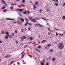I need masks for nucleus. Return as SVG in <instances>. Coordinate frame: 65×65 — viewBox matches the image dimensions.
Wrapping results in <instances>:
<instances>
[{"label": "nucleus", "instance_id": "f257e3e1", "mask_svg": "<svg viewBox=\"0 0 65 65\" xmlns=\"http://www.w3.org/2000/svg\"><path fill=\"white\" fill-rule=\"evenodd\" d=\"M57 46L59 49H63L64 48V45L62 43H60L58 44Z\"/></svg>", "mask_w": 65, "mask_h": 65}, {"label": "nucleus", "instance_id": "f03ea898", "mask_svg": "<svg viewBox=\"0 0 65 65\" xmlns=\"http://www.w3.org/2000/svg\"><path fill=\"white\" fill-rule=\"evenodd\" d=\"M28 18L29 19V20H31V21H32V22H37V21L36 20V19H33V18H32V17H28Z\"/></svg>", "mask_w": 65, "mask_h": 65}, {"label": "nucleus", "instance_id": "7ed1b4c3", "mask_svg": "<svg viewBox=\"0 0 65 65\" xmlns=\"http://www.w3.org/2000/svg\"><path fill=\"white\" fill-rule=\"evenodd\" d=\"M12 56L11 55H7L5 57L6 58H10V57H11Z\"/></svg>", "mask_w": 65, "mask_h": 65}, {"label": "nucleus", "instance_id": "20e7f679", "mask_svg": "<svg viewBox=\"0 0 65 65\" xmlns=\"http://www.w3.org/2000/svg\"><path fill=\"white\" fill-rule=\"evenodd\" d=\"M19 20H21L20 21H21L22 22H24V21H25V20H24V19L23 18H19Z\"/></svg>", "mask_w": 65, "mask_h": 65}, {"label": "nucleus", "instance_id": "39448f33", "mask_svg": "<svg viewBox=\"0 0 65 65\" xmlns=\"http://www.w3.org/2000/svg\"><path fill=\"white\" fill-rule=\"evenodd\" d=\"M17 10H18V11H20L21 12H22V11H23L24 10V9H20L18 8H17Z\"/></svg>", "mask_w": 65, "mask_h": 65}, {"label": "nucleus", "instance_id": "423d86ee", "mask_svg": "<svg viewBox=\"0 0 65 65\" xmlns=\"http://www.w3.org/2000/svg\"><path fill=\"white\" fill-rule=\"evenodd\" d=\"M9 37V35H6L5 37V39H8V38Z\"/></svg>", "mask_w": 65, "mask_h": 65}, {"label": "nucleus", "instance_id": "0eeeda50", "mask_svg": "<svg viewBox=\"0 0 65 65\" xmlns=\"http://www.w3.org/2000/svg\"><path fill=\"white\" fill-rule=\"evenodd\" d=\"M7 10V9H5L4 10H3V12H5Z\"/></svg>", "mask_w": 65, "mask_h": 65}, {"label": "nucleus", "instance_id": "6e6552de", "mask_svg": "<svg viewBox=\"0 0 65 65\" xmlns=\"http://www.w3.org/2000/svg\"><path fill=\"white\" fill-rule=\"evenodd\" d=\"M46 40H44L42 41L41 42V43H43V42H45L46 41Z\"/></svg>", "mask_w": 65, "mask_h": 65}, {"label": "nucleus", "instance_id": "1a4fd4ad", "mask_svg": "<svg viewBox=\"0 0 65 65\" xmlns=\"http://www.w3.org/2000/svg\"><path fill=\"white\" fill-rule=\"evenodd\" d=\"M5 8H6V6L4 5L2 8V9H5Z\"/></svg>", "mask_w": 65, "mask_h": 65}, {"label": "nucleus", "instance_id": "9d476101", "mask_svg": "<svg viewBox=\"0 0 65 65\" xmlns=\"http://www.w3.org/2000/svg\"><path fill=\"white\" fill-rule=\"evenodd\" d=\"M18 14L20 16V17H23V15L21 13H20V12L18 13Z\"/></svg>", "mask_w": 65, "mask_h": 65}, {"label": "nucleus", "instance_id": "9b49d317", "mask_svg": "<svg viewBox=\"0 0 65 65\" xmlns=\"http://www.w3.org/2000/svg\"><path fill=\"white\" fill-rule=\"evenodd\" d=\"M5 34L6 35H9V32L8 31L6 32L5 33Z\"/></svg>", "mask_w": 65, "mask_h": 65}, {"label": "nucleus", "instance_id": "f8f14e48", "mask_svg": "<svg viewBox=\"0 0 65 65\" xmlns=\"http://www.w3.org/2000/svg\"><path fill=\"white\" fill-rule=\"evenodd\" d=\"M33 7H34V9H35L36 8V6H35V5L34 4L33 5Z\"/></svg>", "mask_w": 65, "mask_h": 65}, {"label": "nucleus", "instance_id": "ddd939ff", "mask_svg": "<svg viewBox=\"0 0 65 65\" xmlns=\"http://www.w3.org/2000/svg\"><path fill=\"white\" fill-rule=\"evenodd\" d=\"M35 49L37 51V52H40V50H38V49H37L36 48H35Z\"/></svg>", "mask_w": 65, "mask_h": 65}, {"label": "nucleus", "instance_id": "4468645a", "mask_svg": "<svg viewBox=\"0 0 65 65\" xmlns=\"http://www.w3.org/2000/svg\"><path fill=\"white\" fill-rule=\"evenodd\" d=\"M38 25L41 27H43V26L40 25V24H38Z\"/></svg>", "mask_w": 65, "mask_h": 65}, {"label": "nucleus", "instance_id": "2eb2a0df", "mask_svg": "<svg viewBox=\"0 0 65 65\" xmlns=\"http://www.w3.org/2000/svg\"><path fill=\"white\" fill-rule=\"evenodd\" d=\"M55 6H58L59 5V3L58 2L56 3H55Z\"/></svg>", "mask_w": 65, "mask_h": 65}, {"label": "nucleus", "instance_id": "dca6fc26", "mask_svg": "<svg viewBox=\"0 0 65 65\" xmlns=\"http://www.w3.org/2000/svg\"><path fill=\"white\" fill-rule=\"evenodd\" d=\"M19 24V25H22V24H21L20 23V21H19V20H18L17 22Z\"/></svg>", "mask_w": 65, "mask_h": 65}, {"label": "nucleus", "instance_id": "f3484780", "mask_svg": "<svg viewBox=\"0 0 65 65\" xmlns=\"http://www.w3.org/2000/svg\"><path fill=\"white\" fill-rule=\"evenodd\" d=\"M47 46L48 47V46H51V45L50 44H47Z\"/></svg>", "mask_w": 65, "mask_h": 65}, {"label": "nucleus", "instance_id": "a211bd4d", "mask_svg": "<svg viewBox=\"0 0 65 65\" xmlns=\"http://www.w3.org/2000/svg\"><path fill=\"white\" fill-rule=\"evenodd\" d=\"M42 20H45V21L46 22H47V21H46V20L44 18H42Z\"/></svg>", "mask_w": 65, "mask_h": 65}, {"label": "nucleus", "instance_id": "6ab92c4d", "mask_svg": "<svg viewBox=\"0 0 65 65\" xmlns=\"http://www.w3.org/2000/svg\"><path fill=\"white\" fill-rule=\"evenodd\" d=\"M35 19L37 20H40V19L39 18H35Z\"/></svg>", "mask_w": 65, "mask_h": 65}, {"label": "nucleus", "instance_id": "aec40b11", "mask_svg": "<svg viewBox=\"0 0 65 65\" xmlns=\"http://www.w3.org/2000/svg\"><path fill=\"white\" fill-rule=\"evenodd\" d=\"M41 65H44V62H42L41 63Z\"/></svg>", "mask_w": 65, "mask_h": 65}, {"label": "nucleus", "instance_id": "412c9836", "mask_svg": "<svg viewBox=\"0 0 65 65\" xmlns=\"http://www.w3.org/2000/svg\"><path fill=\"white\" fill-rule=\"evenodd\" d=\"M55 60H56V58H55L54 57L52 58V61H53Z\"/></svg>", "mask_w": 65, "mask_h": 65}, {"label": "nucleus", "instance_id": "4be33fe9", "mask_svg": "<svg viewBox=\"0 0 65 65\" xmlns=\"http://www.w3.org/2000/svg\"><path fill=\"white\" fill-rule=\"evenodd\" d=\"M38 4V2L37 1L35 3V4H36V5H37Z\"/></svg>", "mask_w": 65, "mask_h": 65}, {"label": "nucleus", "instance_id": "5701e85b", "mask_svg": "<svg viewBox=\"0 0 65 65\" xmlns=\"http://www.w3.org/2000/svg\"><path fill=\"white\" fill-rule=\"evenodd\" d=\"M15 19H10V21H14Z\"/></svg>", "mask_w": 65, "mask_h": 65}, {"label": "nucleus", "instance_id": "b1692460", "mask_svg": "<svg viewBox=\"0 0 65 65\" xmlns=\"http://www.w3.org/2000/svg\"><path fill=\"white\" fill-rule=\"evenodd\" d=\"M25 20H26V21H27V22H29V21H28V19H27V18H25Z\"/></svg>", "mask_w": 65, "mask_h": 65}, {"label": "nucleus", "instance_id": "393cba45", "mask_svg": "<svg viewBox=\"0 0 65 65\" xmlns=\"http://www.w3.org/2000/svg\"><path fill=\"white\" fill-rule=\"evenodd\" d=\"M38 48H41V46L39 45L38 46Z\"/></svg>", "mask_w": 65, "mask_h": 65}, {"label": "nucleus", "instance_id": "a878e982", "mask_svg": "<svg viewBox=\"0 0 65 65\" xmlns=\"http://www.w3.org/2000/svg\"><path fill=\"white\" fill-rule=\"evenodd\" d=\"M7 20H10V18H8L6 19Z\"/></svg>", "mask_w": 65, "mask_h": 65}, {"label": "nucleus", "instance_id": "bb28decb", "mask_svg": "<svg viewBox=\"0 0 65 65\" xmlns=\"http://www.w3.org/2000/svg\"><path fill=\"white\" fill-rule=\"evenodd\" d=\"M29 57H30V58H32V56L31 55H28Z\"/></svg>", "mask_w": 65, "mask_h": 65}, {"label": "nucleus", "instance_id": "cd10ccee", "mask_svg": "<svg viewBox=\"0 0 65 65\" xmlns=\"http://www.w3.org/2000/svg\"><path fill=\"white\" fill-rule=\"evenodd\" d=\"M1 33H2V34H4V31L3 30H2L1 31Z\"/></svg>", "mask_w": 65, "mask_h": 65}, {"label": "nucleus", "instance_id": "c85d7f7f", "mask_svg": "<svg viewBox=\"0 0 65 65\" xmlns=\"http://www.w3.org/2000/svg\"><path fill=\"white\" fill-rule=\"evenodd\" d=\"M35 26V27H37L38 26V25L36 24H35L34 25Z\"/></svg>", "mask_w": 65, "mask_h": 65}, {"label": "nucleus", "instance_id": "c756f323", "mask_svg": "<svg viewBox=\"0 0 65 65\" xmlns=\"http://www.w3.org/2000/svg\"><path fill=\"white\" fill-rule=\"evenodd\" d=\"M29 25L30 26H32V24L31 23H30L29 24Z\"/></svg>", "mask_w": 65, "mask_h": 65}, {"label": "nucleus", "instance_id": "7c9ffc66", "mask_svg": "<svg viewBox=\"0 0 65 65\" xmlns=\"http://www.w3.org/2000/svg\"><path fill=\"white\" fill-rule=\"evenodd\" d=\"M48 30L50 31L51 32H52V31H51V30H50V28H48Z\"/></svg>", "mask_w": 65, "mask_h": 65}, {"label": "nucleus", "instance_id": "2f4dec72", "mask_svg": "<svg viewBox=\"0 0 65 65\" xmlns=\"http://www.w3.org/2000/svg\"><path fill=\"white\" fill-rule=\"evenodd\" d=\"M59 35H61V36H63V34H61V33H59Z\"/></svg>", "mask_w": 65, "mask_h": 65}, {"label": "nucleus", "instance_id": "473e14b6", "mask_svg": "<svg viewBox=\"0 0 65 65\" xmlns=\"http://www.w3.org/2000/svg\"><path fill=\"white\" fill-rule=\"evenodd\" d=\"M22 3H25V0H23L22 1Z\"/></svg>", "mask_w": 65, "mask_h": 65}, {"label": "nucleus", "instance_id": "72a5a7b5", "mask_svg": "<svg viewBox=\"0 0 65 65\" xmlns=\"http://www.w3.org/2000/svg\"><path fill=\"white\" fill-rule=\"evenodd\" d=\"M24 14H26L27 13V12L26 11H25V12H24Z\"/></svg>", "mask_w": 65, "mask_h": 65}, {"label": "nucleus", "instance_id": "f704fd0d", "mask_svg": "<svg viewBox=\"0 0 65 65\" xmlns=\"http://www.w3.org/2000/svg\"><path fill=\"white\" fill-rule=\"evenodd\" d=\"M2 2L3 3H4V4H5V3H6L4 1V0Z\"/></svg>", "mask_w": 65, "mask_h": 65}, {"label": "nucleus", "instance_id": "c9c22d12", "mask_svg": "<svg viewBox=\"0 0 65 65\" xmlns=\"http://www.w3.org/2000/svg\"><path fill=\"white\" fill-rule=\"evenodd\" d=\"M46 65H49V63L48 62H47L46 63Z\"/></svg>", "mask_w": 65, "mask_h": 65}, {"label": "nucleus", "instance_id": "e433bc0d", "mask_svg": "<svg viewBox=\"0 0 65 65\" xmlns=\"http://www.w3.org/2000/svg\"><path fill=\"white\" fill-rule=\"evenodd\" d=\"M30 40H33V39L32 38V37H30Z\"/></svg>", "mask_w": 65, "mask_h": 65}, {"label": "nucleus", "instance_id": "4c0bfd02", "mask_svg": "<svg viewBox=\"0 0 65 65\" xmlns=\"http://www.w3.org/2000/svg\"><path fill=\"white\" fill-rule=\"evenodd\" d=\"M50 52H53V49H51L50 50Z\"/></svg>", "mask_w": 65, "mask_h": 65}, {"label": "nucleus", "instance_id": "58836bf2", "mask_svg": "<svg viewBox=\"0 0 65 65\" xmlns=\"http://www.w3.org/2000/svg\"><path fill=\"white\" fill-rule=\"evenodd\" d=\"M63 19H64V20H65V16H63Z\"/></svg>", "mask_w": 65, "mask_h": 65}, {"label": "nucleus", "instance_id": "ea45409f", "mask_svg": "<svg viewBox=\"0 0 65 65\" xmlns=\"http://www.w3.org/2000/svg\"><path fill=\"white\" fill-rule=\"evenodd\" d=\"M23 39H25L26 38V36H23Z\"/></svg>", "mask_w": 65, "mask_h": 65}, {"label": "nucleus", "instance_id": "a19ab883", "mask_svg": "<svg viewBox=\"0 0 65 65\" xmlns=\"http://www.w3.org/2000/svg\"><path fill=\"white\" fill-rule=\"evenodd\" d=\"M21 32H24V30H23V29H22L21 30Z\"/></svg>", "mask_w": 65, "mask_h": 65}, {"label": "nucleus", "instance_id": "79ce46f5", "mask_svg": "<svg viewBox=\"0 0 65 65\" xmlns=\"http://www.w3.org/2000/svg\"><path fill=\"white\" fill-rule=\"evenodd\" d=\"M55 30H58V31H59V30H59V29H58L57 28H55Z\"/></svg>", "mask_w": 65, "mask_h": 65}, {"label": "nucleus", "instance_id": "37998d69", "mask_svg": "<svg viewBox=\"0 0 65 65\" xmlns=\"http://www.w3.org/2000/svg\"><path fill=\"white\" fill-rule=\"evenodd\" d=\"M12 35L13 36H14V34L13 33L12 34Z\"/></svg>", "mask_w": 65, "mask_h": 65}, {"label": "nucleus", "instance_id": "c03bdc74", "mask_svg": "<svg viewBox=\"0 0 65 65\" xmlns=\"http://www.w3.org/2000/svg\"><path fill=\"white\" fill-rule=\"evenodd\" d=\"M38 44H35V45H34V46H35L36 45H38Z\"/></svg>", "mask_w": 65, "mask_h": 65}, {"label": "nucleus", "instance_id": "a18cd8bd", "mask_svg": "<svg viewBox=\"0 0 65 65\" xmlns=\"http://www.w3.org/2000/svg\"><path fill=\"white\" fill-rule=\"evenodd\" d=\"M15 32L16 33H18V31H17V30H15Z\"/></svg>", "mask_w": 65, "mask_h": 65}, {"label": "nucleus", "instance_id": "49530a36", "mask_svg": "<svg viewBox=\"0 0 65 65\" xmlns=\"http://www.w3.org/2000/svg\"><path fill=\"white\" fill-rule=\"evenodd\" d=\"M10 4L12 5H13V6H14V5L13 4Z\"/></svg>", "mask_w": 65, "mask_h": 65}, {"label": "nucleus", "instance_id": "de8ad7c7", "mask_svg": "<svg viewBox=\"0 0 65 65\" xmlns=\"http://www.w3.org/2000/svg\"><path fill=\"white\" fill-rule=\"evenodd\" d=\"M9 37H10V38H12V36H9Z\"/></svg>", "mask_w": 65, "mask_h": 65}, {"label": "nucleus", "instance_id": "09e8293b", "mask_svg": "<svg viewBox=\"0 0 65 65\" xmlns=\"http://www.w3.org/2000/svg\"><path fill=\"white\" fill-rule=\"evenodd\" d=\"M28 29L29 30H31V28L30 27H29L28 28Z\"/></svg>", "mask_w": 65, "mask_h": 65}, {"label": "nucleus", "instance_id": "8fccbe9b", "mask_svg": "<svg viewBox=\"0 0 65 65\" xmlns=\"http://www.w3.org/2000/svg\"><path fill=\"white\" fill-rule=\"evenodd\" d=\"M43 62H45V60L43 59Z\"/></svg>", "mask_w": 65, "mask_h": 65}, {"label": "nucleus", "instance_id": "3c124183", "mask_svg": "<svg viewBox=\"0 0 65 65\" xmlns=\"http://www.w3.org/2000/svg\"><path fill=\"white\" fill-rule=\"evenodd\" d=\"M56 36H58V33H57V32H56Z\"/></svg>", "mask_w": 65, "mask_h": 65}, {"label": "nucleus", "instance_id": "603ef678", "mask_svg": "<svg viewBox=\"0 0 65 65\" xmlns=\"http://www.w3.org/2000/svg\"><path fill=\"white\" fill-rule=\"evenodd\" d=\"M27 12L28 13H30V12H29V11H27Z\"/></svg>", "mask_w": 65, "mask_h": 65}, {"label": "nucleus", "instance_id": "864d4df0", "mask_svg": "<svg viewBox=\"0 0 65 65\" xmlns=\"http://www.w3.org/2000/svg\"><path fill=\"white\" fill-rule=\"evenodd\" d=\"M55 2H58V0H56Z\"/></svg>", "mask_w": 65, "mask_h": 65}, {"label": "nucleus", "instance_id": "5fc2aeb1", "mask_svg": "<svg viewBox=\"0 0 65 65\" xmlns=\"http://www.w3.org/2000/svg\"><path fill=\"white\" fill-rule=\"evenodd\" d=\"M0 43H2V41H0Z\"/></svg>", "mask_w": 65, "mask_h": 65}, {"label": "nucleus", "instance_id": "6e6d98bb", "mask_svg": "<svg viewBox=\"0 0 65 65\" xmlns=\"http://www.w3.org/2000/svg\"><path fill=\"white\" fill-rule=\"evenodd\" d=\"M21 54H22V55H23L24 54V51L22 53H21Z\"/></svg>", "mask_w": 65, "mask_h": 65}, {"label": "nucleus", "instance_id": "4d7b16f0", "mask_svg": "<svg viewBox=\"0 0 65 65\" xmlns=\"http://www.w3.org/2000/svg\"><path fill=\"white\" fill-rule=\"evenodd\" d=\"M24 55H22V58H23L24 57Z\"/></svg>", "mask_w": 65, "mask_h": 65}, {"label": "nucleus", "instance_id": "13d9d810", "mask_svg": "<svg viewBox=\"0 0 65 65\" xmlns=\"http://www.w3.org/2000/svg\"><path fill=\"white\" fill-rule=\"evenodd\" d=\"M21 40H23V38L22 37H21Z\"/></svg>", "mask_w": 65, "mask_h": 65}, {"label": "nucleus", "instance_id": "bf43d9fd", "mask_svg": "<svg viewBox=\"0 0 65 65\" xmlns=\"http://www.w3.org/2000/svg\"><path fill=\"white\" fill-rule=\"evenodd\" d=\"M14 62V61H12V62L11 63L12 64V63H13Z\"/></svg>", "mask_w": 65, "mask_h": 65}, {"label": "nucleus", "instance_id": "052dcab7", "mask_svg": "<svg viewBox=\"0 0 65 65\" xmlns=\"http://www.w3.org/2000/svg\"><path fill=\"white\" fill-rule=\"evenodd\" d=\"M26 23L27 25L28 24H29V23L28 22H26Z\"/></svg>", "mask_w": 65, "mask_h": 65}, {"label": "nucleus", "instance_id": "680f3d73", "mask_svg": "<svg viewBox=\"0 0 65 65\" xmlns=\"http://www.w3.org/2000/svg\"><path fill=\"white\" fill-rule=\"evenodd\" d=\"M47 11H49V9H46Z\"/></svg>", "mask_w": 65, "mask_h": 65}, {"label": "nucleus", "instance_id": "e2e57ef3", "mask_svg": "<svg viewBox=\"0 0 65 65\" xmlns=\"http://www.w3.org/2000/svg\"><path fill=\"white\" fill-rule=\"evenodd\" d=\"M14 5H17V4L15 3H14Z\"/></svg>", "mask_w": 65, "mask_h": 65}, {"label": "nucleus", "instance_id": "0e129e2a", "mask_svg": "<svg viewBox=\"0 0 65 65\" xmlns=\"http://www.w3.org/2000/svg\"><path fill=\"white\" fill-rule=\"evenodd\" d=\"M30 3H32V1H30Z\"/></svg>", "mask_w": 65, "mask_h": 65}, {"label": "nucleus", "instance_id": "69168bd1", "mask_svg": "<svg viewBox=\"0 0 65 65\" xmlns=\"http://www.w3.org/2000/svg\"><path fill=\"white\" fill-rule=\"evenodd\" d=\"M48 35H50V32H48Z\"/></svg>", "mask_w": 65, "mask_h": 65}, {"label": "nucleus", "instance_id": "338daca9", "mask_svg": "<svg viewBox=\"0 0 65 65\" xmlns=\"http://www.w3.org/2000/svg\"><path fill=\"white\" fill-rule=\"evenodd\" d=\"M63 6H65V3H64L63 5Z\"/></svg>", "mask_w": 65, "mask_h": 65}, {"label": "nucleus", "instance_id": "774afa93", "mask_svg": "<svg viewBox=\"0 0 65 65\" xmlns=\"http://www.w3.org/2000/svg\"><path fill=\"white\" fill-rule=\"evenodd\" d=\"M27 24L26 23L25 24V25L26 26H27Z\"/></svg>", "mask_w": 65, "mask_h": 65}]
</instances>
